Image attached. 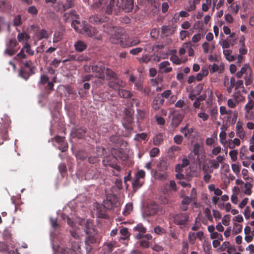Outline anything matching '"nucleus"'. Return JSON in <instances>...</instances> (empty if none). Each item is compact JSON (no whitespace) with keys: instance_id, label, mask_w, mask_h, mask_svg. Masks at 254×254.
I'll return each mask as SVG.
<instances>
[{"instance_id":"obj_1","label":"nucleus","mask_w":254,"mask_h":254,"mask_svg":"<svg viewBox=\"0 0 254 254\" xmlns=\"http://www.w3.org/2000/svg\"><path fill=\"white\" fill-rule=\"evenodd\" d=\"M112 153V155L107 156L104 158L103 164L105 166H109L114 169L115 170L113 171L114 175L116 176H119L121 170V167L117 164L118 162L117 157L124 159L127 158V156L125 154L117 149H114Z\"/></svg>"},{"instance_id":"obj_2","label":"nucleus","mask_w":254,"mask_h":254,"mask_svg":"<svg viewBox=\"0 0 254 254\" xmlns=\"http://www.w3.org/2000/svg\"><path fill=\"white\" fill-rule=\"evenodd\" d=\"M2 122H0L1 124L0 127V144H2L3 141L9 139L8 135V128L11 123L9 118L4 115L1 118Z\"/></svg>"},{"instance_id":"obj_3","label":"nucleus","mask_w":254,"mask_h":254,"mask_svg":"<svg viewBox=\"0 0 254 254\" xmlns=\"http://www.w3.org/2000/svg\"><path fill=\"white\" fill-rule=\"evenodd\" d=\"M78 17L79 16L75 14L74 10H71L69 12L64 13L63 18L65 22H67L70 20L72 21L71 24V27L73 28L76 31H79L80 28L77 25H80V22L77 19H74L78 18Z\"/></svg>"},{"instance_id":"obj_4","label":"nucleus","mask_w":254,"mask_h":254,"mask_svg":"<svg viewBox=\"0 0 254 254\" xmlns=\"http://www.w3.org/2000/svg\"><path fill=\"white\" fill-rule=\"evenodd\" d=\"M120 204L118 198L114 194H109L107 198L103 202L104 207L107 209L111 210L118 207Z\"/></svg>"},{"instance_id":"obj_5","label":"nucleus","mask_w":254,"mask_h":254,"mask_svg":"<svg viewBox=\"0 0 254 254\" xmlns=\"http://www.w3.org/2000/svg\"><path fill=\"white\" fill-rule=\"evenodd\" d=\"M6 46V48L4 53L10 57L14 55L20 48L18 43L15 39L9 40Z\"/></svg>"},{"instance_id":"obj_6","label":"nucleus","mask_w":254,"mask_h":254,"mask_svg":"<svg viewBox=\"0 0 254 254\" xmlns=\"http://www.w3.org/2000/svg\"><path fill=\"white\" fill-rule=\"evenodd\" d=\"M105 67L101 62H98L91 65V71L95 73V76L103 80L105 78Z\"/></svg>"},{"instance_id":"obj_7","label":"nucleus","mask_w":254,"mask_h":254,"mask_svg":"<svg viewBox=\"0 0 254 254\" xmlns=\"http://www.w3.org/2000/svg\"><path fill=\"white\" fill-rule=\"evenodd\" d=\"M110 42L115 44H119L122 47V43H125V35H123V30L117 29L114 34L110 38Z\"/></svg>"},{"instance_id":"obj_8","label":"nucleus","mask_w":254,"mask_h":254,"mask_svg":"<svg viewBox=\"0 0 254 254\" xmlns=\"http://www.w3.org/2000/svg\"><path fill=\"white\" fill-rule=\"evenodd\" d=\"M174 223L179 226H186L189 220V214L188 213H179L173 217Z\"/></svg>"},{"instance_id":"obj_9","label":"nucleus","mask_w":254,"mask_h":254,"mask_svg":"<svg viewBox=\"0 0 254 254\" xmlns=\"http://www.w3.org/2000/svg\"><path fill=\"white\" fill-rule=\"evenodd\" d=\"M180 132L184 135V137L187 139L193 138L195 137L194 128L190 127L189 124L187 123L185 127L180 128Z\"/></svg>"},{"instance_id":"obj_10","label":"nucleus","mask_w":254,"mask_h":254,"mask_svg":"<svg viewBox=\"0 0 254 254\" xmlns=\"http://www.w3.org/2000/svg\"><path fill=\"white\" fill-rule=\"evenodd\" d=\"M126 85V82L119 78L114 79L113 81H110L109 82V87L115 90H118V92L122 88L125 87Z\"/></svg>"},{"instance_id":"obj_11","label":"nucleus","mask_w":254,"mask_h":254,"mask_svg":"<svg viewBox=\"0 0 254 254\" xmlns=\"http://www.w3.org/2000/svg\"><path fill=\"white\" fill-rule=\"evenodd\" d=\"M81 30L83 33L87 35L89 37L95 36L98 32L95 27H92L85 23H83V27Z\"/></svg>"},{"instance_id":"obj_12","label":"nucleus","mask_w":254,"mask_h":254,"mask_svg":"<svg viewBox=\"0 0 254 254\" xmlns=\"http://www.w3.org/2000/svg\"><path fill=\"white\" fill-rule=\"evenodd\" d=\"M88 236L86 238L85 243L86 245V250L87 253L90 252L92 249V245L95 244L97 242V239L95 237V234H87Z\"/></svg>"},{"instance_id":"obj_13","label":"nucleus","mask_w":254,"mask_h":254,"mask_svg":"<svg viewBox=\"0 0 254 254\" xmlns=\"http://www.w3.org/2000/svg\"><path fill=\"white\" fill-rule=\"evenodd\" d=\"M80 248L76 242H71V249L66 248L62 250L61 254H77L76 251Z\"/></svg>"},{"instance_id":"obj_14","label":"nucleus","mask_w":254,"mask_h":254,"mask_svg":"<svg viewBox=\"0 0 254 254\" xmlns=\"http://www.w3.org/2000/svg\"><path fill=\"white\" fill-rule=\"evenodd\" d=\"M108 18L104 15L94 14L90 16L89 20L94 24H98L107 21Z\"/></svg>"},{"instance_id":"obj_15","label":"nucleus","mask_w":254,"mask_h":254,"mask_svg":"<svg viewBox=\"0 0 254 254\" xmlns=\"http://www.w3.org/2000/svg\"><path fill=\"white\" fill-rule=\"evenodd\" d=\"M225 158L224 156L219 155L216 157L215 159L209 160V163L210 164V168L211 169H218L219 167V164L223 163Z\"/></svg>"},{"instance_id":"obj_16","label":"nucleus","mask_w":254,"mask_h":254,"mask_svg":"<svg viewBox=\"0 0 254 254\" xmlns=\"http://www.w3.org/2000/svg\"><path fill=\"white\" fill-rule=\"evenodd\" d=\"M54 139L59 144V149L62 152H64L67 149L68 144L65 141L64 137L57 135L54 137Z\"/></svg>"},{"instance_id":"obj_17","label":"nucleus","mask_w":254,"mask_h":254,"mask_svg":"<svg viewBox=\"0 0 254 254\" xmlns=\"http://www.w3.org/2000/svg\"><path fill=\"white\" fill-rule=\"evenodd\" d=\"M165 100L164 99L161 98L160 95H157L154 98L151 105L152 108L155 110H158L164 104Z\"/></svg>"},{"instance_id":"obj_18","label":"nucleus","mask_w":254,"mask_h":254,"mask_svg":"<svg viewBox=\"0 0 254 254\" xmlns=\"http://www.w3.org/2000/svg\"><path fill=\"white\" fill-rule=\"evenodd\" d=\"M140 41L137 38H135L132 40L129 39L127 35H125V43H122V47L127 48L132 47L137 45V44L140 43Z\"/></svg>"},{"instance_id":"obj_19","label":"nucleus","mask_w":254,"mask_h":254,"mask_svg":"<svg viewBox=\"0 0 254 254\" xmlns=\"http://www.w3.org/2000/svg\"><path fill=\"white\" fill-rule=\"evenodd\" d=\"M134 110L131 107H127L125 109V120L129 125L133 121Z\"/></svg>"},{"instance_id":"obj_20","label":"nucleus","mask_w":254,"mask_h":254,"mask_svg":"<svg viewBox=\"0 0 254 254\" xmlns=\"http://www.w3.org/2000/svg\"><path fill=\"white\" fill-rule=\"evenodd\" d=\"M84 230L86 234H96L95 229L93 227V224L91 220H87L86 222L84 223Z\"/></svg>"},{"instance_id":"obj_21","label":"nucleus","mask_w":254,"mask_h":254,"mask_svg":"<svg viewBox=\"0 0 254 254\" xmlns=\"http://www.w3.org/2000/svg\"><path fill=\"white\" fill-rule=\"evenodd\" d=\"M237 135L241 139H244L246 137V132L243 127V123L238 122L236 126Z\"/></svg>"},{"instance_id":"obj_22","label":"nucleus","mask_w":254,"mask_h":254,"mask_svg":"<svg viewBox=\"0 0 254 254\" xmlns=\"http://www.w3.org/2000/svg\"><path fill=\"white\" fill-rule=\"evenodd\" d=\"M33 73L34 72L32 69H26V68L21 67L19 72V75L23 79L27 80Z\"/></svg>"},{"instance_id":"obj_23","label":"nucleus","mask_w":254,"mask_h":254,"mask_svg":"<svg viewBox=\"0 0 254 254\" xmlns=\"http://www.w3.org/2000/svg\"><path fill=\"white\" fill-rule=\"evenodd\" d=\"M115 0H110L109 4L106 7L105 12L108 14H111L113 11H115L116 12L117 11V9H119L120 6H118V4H115Z\"/></svg>"},{"instance_id":"obj_24","label":"nucleus","mask_w":254,"mask_h":254,"mask_svg":"<svg viewBox=\"0 0 254 254\" xmlns=\"http://www.w3.org/2000/svg\"><path fill=\"white\" fill-rule=\"evenodd\" d=\"M134 7V0H126L125 4L123 5L122 9L126 12L132 11Z\"/></svg>"},{"instance_id":"obj_25","label":"nucleus","mask_w":254,"mask_h":254,"mask_svg":"<svg viewBox=\"0 0 254 254\" xmlns=\"http://www.w3.org/2000/svg\"><path fill=\"white\" fill-rule=\"evenodd\" d=\"M87 47V44L83 41L78 40L74 44V48L77 52H81L85 50Z\"/></svg>"},{"instance_id":"obj_26","label":"nucleus","mask_w":254,"mask_h":254,"mask_svg":"<svg viewBox=\"0 0 254 254\" xmlns=\"http://www.w3.org/2000/svg\"><path fill=\"white\" fill-rule=\"evenodd\" d=\"M183 117L180 114H176L173 115L172 121V125L175 127H177L181 123Z\"/></svg>"},{"instance_id":"obj_27","label":"nucleus","mask_w":254,"mask_h":254,"mask_svg":"<svg viewBox=\"0 0 254 254\" xmlns=\"http://www.w3.org/2000/svg\"><path fill=\"white\" fill-rule=\"evenodd\" d=\"M227 143L228 144V147L233 149L236 147V146H239L240 145L241 141L237 138H235L234 139H229Z\"/></svg>"},{"instance_id":"obj_28","label":"nucleus","mask_w":254,"mask_h":254,"mask_svg":"<svg viewBox=\"0 0 254 254\" xmlns=\"http://www.w3.org/2000/svg\"><path fill=\"white\" fill-rule=\"evenodd\" d=\"M169 65L170 63L168 61H164L159 64L158 67L160 70L164 69V72L169 73L172 70V68L171 67H167Z\"/></svg>"},{"instance_id":"obj_29","label":"nucleus","mask_w":254,"mask_h":254,"mask_svg":"<svg viewBox=\"0 0 254 254\" xmlns=\"http://www.w3.org/2000/svg\"><path fill=\"white\" fill-rule=\"evenodd\" d=\"M118 94L120 97L126 99L131 98L133 95L130 91L123 89L119 90Z\"/></svg>"},{"instance_id":"obj_30","label":"nucleus","mask_w":254,"mask_h":254,"mask_svg":"<svg viewBox=\"0 0 254 254\" xmlns=\"http://www.w3.org/2000/svg\"><path fill=\"white\" fill-rule=\"evenodd\" d=\"M208 95V97H211L212 95V91L209 88H207L204 91V93L201 95H199L196 98L200 102L205 100Z\"/></svg>"},{"instance_id":"obj_31","label":"nucleus","mask_w":254,"mask_h":254,"mask_svg":"<svg viewBox=\"0 0 254 254\" xmlns=\"http://www.w3.org/2000/svg\"><path fill=\"white\" fill-rule=\"evenodd\" d=\"M233 97L238 104L244 101L245 100V97L241 94L240 91L235 92L233 94Z\"/></svg>"},{"instance_id":"obj_32","label":"nucleus","mask_w":254,"mask_h":254,"mask_svg":"<svg viewBox=\"0 0 254 254\" xmlns=\"http://www.w3.org/2000/svg\"><path fill=\"white\" fill-rule=\"evenodd\" d=\"M86 128H79L75 130L74 135L78 138H81L85 136L86 132Z\"/></svg>"},{"instance_id":"obj_33","label":"nucleus","mask_w":254,"mask_h":254,"mask_svg":"<svg viewBox=\"0 0 254 254\" xmlns=\"http://www.w3.org/2000/svg\"><path fill=\"white\" fill-rule=\"evenodd\" d=\"M209 112L210 113L211 118L213 120H216L217 119L218 114V108L217 106L213 107L209 109Z\"/></svg>"},{"instance_id":"obj_34","label":"nucleus","mask_w":254,"mask_h":254,"mask_svg":"<svg viewBox=\"0 0 254 254\" xmlns=\"http://www.w3.org/2000/svg\"><path fill=\"white\" fill-rule=\"evenodd\" d=\"M26 55L24 54V48H22L20 52L14 57V60L22 62L23 59H26Z\"/></svg>"},{"instance_id":"obj_35","label":"nucleus","mask_w":254,"mask_h":254,"mask_svg":"<svg viewBox=\"0 0 254 254\" xmlns=\"http://www.w3.org/2000/svg\"><path fill=\"white\" fill-rule=\"evenodd\" d=\"M163 135L161 134H159L157 135H156L154 138H153V144L155 145H159L160 144H161L163 141Z\"/></svg>"},{"instance_id":"obj_36","label":"nucleus","mask_w":254,"mask_h":254,"mask_svg":"<svg viewBox=\"0 0 254 254\" xmlns=\"http://www.w3.org/2000/svg\"><path fill=\"white\" fill-rule=\"evenodd\" d=\"M248 99L249 100L248 103L245 106L244 110H253L254 107V101H253L250 95H248Z\"/></svg>"},{"instance_id":"obj_37","label":"nucleus","mask_w":254,"mask_h":254,"mask_svg":"<svg viewBox=\"0 0 254 254\" xmlns=\"http://www.w3.org/2000/svg\"><path fill=\"white\" fill-rule=\"evenodd\" d=\"M27 12L31 15L36 16L38 13V10L35 5H31L27 8Z\"/></svg>"},{"instance_id":"obj_38","label":"nucleus","mask_w":254,"mask_h":254,"mask_svg":"<svg viewBox=\"0 0 254 254\" xmlns=\"http://www.w3.org/2000/svg\"><path fill=\"white\" fill-rule=\"evenodd\" d=\"M201 110L203 112L199 113L197 114V116L199 118H201L203 121H204V122L206 121L207 120H208V119L209 118V115L204 112L205 110H204L203 107H202V106L201 107Z\"/></svg>"},{"instance_id":"obj_39","label":"nucleus","mask_w":254,"mask_h":254,"mask_svg":"<svg viewBox=\"0 0 254 254\" xmlns=\"http://www.w3.org/2000/svg\"><path fill=\"white\" fill-rule=\"evenodd\" d=\"M253 185L251 184L250 182H247L245 184V190L244 191V193L247 195H251L252 194L251 189L253 188Z\"/></svg>"},{"instance_id":"obj_40","label":"nucleus","mask_w":254,"mask_h":254,"mask_svg":"<svg viewBox=\"0 0 254 254\" xmlns=\"http://www.w3.org/2000/svg\"><path fill=\"white\" fill-rule=\"evenodd\" d=\"M245 118L248 120H252L254 119V110L245 111Z\"/></svg>"},{"instance_id":"obj_41","label":"nucleus","mask_w":254,"mask_h":254,"mask_svg":"<svg viewBox=\"0 0 254 254\" xmlns=\"http://www.w3.org/2000/svg\"><path fill=\"white\" fill-rule=\"evenodd\" d=\"M226 133L224 131H221L219 134L220 142L223 146H225L228 142L226 140Z\"/></svg>"},{"instance_id":"obj_42","label":"nucleus","mask_w":254,"mask_h":254,"mask_svg":"<svg viewBox=\"0 0 254 254\" xmlns=\"http://www.w3.org/2000/svg\"><path fill=\"white\" fill-rule=\"evenodd\" d=\"M106 74L107 76H109L110 78L114 79L118 78L117 73L109 68L106 69Z\"/></svg>"},{"instance_id":"obj_43","label":"nucleus","mask_w":254,"mask_h":254,"mask_svg":"<svg viewBox=\"0 0 254 254\" xmlns=\"http://www.w3.org/2000/svg\"><path fill=\"white\" fill-rule=\"evenodd\" d=\"M240 43L241 44V47L239 49V53L240 55H245L247 53V50L245 48V44L244 39H241L240 40Z\"/></svg>"},{"instance_id":"obj_44","label":"nucleus","mask_w":254,"mask_h":254,"mask_svg":"<svg viewBox=\"0 0 254 254\" xmlns=\"http://www.w3.org/2000/svg\"><path fill=\"white\" fill-rule=\"evenodd\" d=\"M188 3H189V5L187 6V7H185V9L186 10V11L190 12V11H194L195 10L196 4H195L192 0H189L188 1Z\"/></svg>"},{"instance_id":"obj_45","label":"nucleus","mask_w":254,"mask_h":254,"mask_svg":"<svg viewBox=\"0 0 254 254\" xmlns=\"http://www.w3.org/2000/svg\"><path fill=\"white\" fill-rule=\"evenodd\" d=\"M133 230L135 231H138L139 233H145L146 232V229L141 223L138 224L133 228Z\"/></svg>"},{"instance_id":"obj_46","label":"nucleus","mask_w":254,"mask_h":254,"mask_svg":"<svg viewBox=\"0 0 254 254\" xmlns=\"http://www.w3.org/2000/svg\"><path fill=\"white\" fill-rule=\"evenodd\" d=\"M22 24L21 16L17 15L13 19V26L15 27L20 26Z\"/></svg>"},{"instance_id":"obj_47","label":"nucleus","mask_w":254,"mask_h":254,"mask_svg":"<svg viewBox=\"0 0 254 254\" xmlns=\"http://www.w3.org/2000/svg\"><path fill=\"white\" fill-rule=\"evenodd\" d=\"M38 37V40H40L44 38L47 39L48 38L47 31L45 29H41L39 32Z\"/></svg>"},{"instance_id":"obj_48","label":"nucleus","mask_w":254,"mask_h":254,"mask_svg":"<svg viewBox=\"0 0 254 254\" xmlns=\"http://www.w3.org/2000/svg\"><path fill=\"white\" fill-rule=\"evenodd\" d=\"M22 48H24V52L25 51L28 55L33 56L34 54V51L31 50L30 45L27 43L25 44Z\"/></svg>"},{"instance_id":"obj_49","label":"nucleus","mask_w":254,"mask_h":254,"mask_svg":"<svg viewBox=\"0 0 254 254\" xmlns=\"http://www.w3.org/2000/svg\"><path fill=\"white\" fill-rule=\"evenodd\" d=\"M120 233L123 236H124L122 238L123 240L127 239L130 235L128 229L125 227L123 228L120 230Z\"/></svg>"},{"instance_id":"obj_50","label":"nucleus","mask_w":254,"mask_h":254,"mask_svg":"<svg viewBox=\"0 0 254 254\" xmlns=\"http://www.w3.org/2000/svg\"><path fill=\"white\" fill-rule=\"evenodd\" d=\"M74 0H66V2L63 5L64 11L71 8L74 5Z\"/></svg>"},{"instance_id":"obj_51","label":"nucleus","mask_w":254,"mask_h":254,"mask_svg":"<svg viewBox=\"0 0 254 254\" xmlns=\"http://www.w3.org/2000/svg\"><path fill=\"white\" fill-rule=\"evenodd\" d=\"M133 209V205L132 203H129L127 204L125 207L123 214L125 216L129 214Z\"/></svg>"},{"instance_id":"obj_52","label":"nucleus","mask_w":254,"mask_h":254,"mask_svg":"<svg viewBox=\"0 0 254 254\" xmlns=\"http://www.w3.org/2000/svg\"><path fill=\"white\" fill-rule=\"evenodd\" d=\"M147 137V134L145 132H142L141 133L136 134L134 137V140L140 141L141 140H144L146 139Z\"/></svg>"},{"instance_id":"obj_53","label":"nucleus","mask_w":254,"mask_h":254,"mask_svg":"<svg viewBox=\"0 0 254 254\" xmlns=\"http://www.w3.org/2000/svg\"><path fill=\"white\" fill-rule=\"evenodd\" d=\"M90 58L84 54L76 55V61L81 62L83 61H87Z\"/></svg>"},{"instance_id":"obj_54","label":"nucleus","mask_w":254,"mask_h":254,"mask_svg":"<svg viewBox=\"0 0 254 254\" xmlns=\"http://www.w3.org/2000/svg\"><path fill=\"white\" fill-rule=\"evenodd\" d=\"M238 151L237 150H233L229 152V155L232 161H236L237 160Z\"/></svg>"},{"instance_id":"obj_55","label":"nucleus","mask_w":254,"mask_h":254,"mask_svg":"<svg viewBox=\"0 0 254 254\" xmlns=\"http://www.w3.org/2000/svg\"><path fill=\"white\" fill-rule=\"evenodd\" d=\"M116 243L115 242H111L106 245L107 252L109 253L112 252L114 248L116 247Z\"/></svg>"},{"instance_id":"obj_56","label":"nucleus","mask_w":254,"mask_h":254,"mask_svg":"<svg viewBox=\"0 0 254 254\" xmlns=\"http://www.w3.org/2000/svg\"><path fill=\"white\" fill-rule=\"evenodd\" d=\"M183 140V137L181 135H176L173 137L174 142L178 145L181 144Z\"/></svg>"},{"instance_id":"obj_57","label":"nucleus","mask_w":254,"mask_h":254,"mask_svg":"<svg viewBox=\"0 0 254 254\" xmlns=\"http://www.w3.org/2000/svg\"><path fill=\"white\" fill-rule=\"evenodd\" d=\"M62 34L60 32H56L54 35L53 43H57L62 39Z\"/></svg>"},{"instance_id":"obj_58","label":"nucleus","mask_w":254,"mask_h":254,"mask_svg":"<svg viewBox=\"0 0 254 254\" xmlns=\"http://www.w3.org/2000/svg\"><path fill=\"white\" fill-rule=\"evenodd\" d=\"M172 94V91L171 90H166L162 92L160 95L161 98L164 99H168Z\"/></svg>"},{"instance_id":"obj_59","label":"nucleus","mask_w":254,"mask_h":254,"mask_svg":"<svg viewBox=\"0 0 254 254\" xmlns=\"http://www.w3.org/2000/svg\"><path fill=\"white\" fill-rule=\"evenodd\" d=\"M170 60L176 64L179 65L181 64V60L178 58V57L176 55H174L171 56L170 57Z\"/></svg>"},{"instance_id":"obj_60","label":"nucleus","mask_w":254,"mask_h":254,"mask_svg":"<svg viewBox=\"0 0 254 254\" xmlns=\"http://www.w3.org/2000/svg\"><path fill=\"white\" fill-rule=\"evenodd\" d=\"M167 167V163L165 162H160L157 166L158 170L160 171H165Z\"/></svg>"},{"instance_id":"obj_61","label":"nucleus","mask_w":254,"mask_h":254,"mask_svg":"<svg viewBox=\"0 0 254 254\" xmlns=\"http://www.w3.org/2000/svg\"><path fill=\"white\" fill-rule=\"evenodd\" d=\"M154 232L158 235H162L165 233L166 230L159 226H157L154 228Z\"/></svg>"},{"instance_id":"obj_62","label":"nucleus","mask_w":254,"mask_h":254,"mask_svg":"<svg viewBox=\"0 0 254 254\" xmlns=\"http://www.w3.org/2000/svg\"><path fill=\"white\" fill-rule=\"evenodd\" d=\"M189 31L186 30H182L180 32V38L181 40H184L187 37L190 35Z\"/></svg>"},{"instance_id":"obj_63","label":"nucleus","mask_w":254,"mask_h":254,"mask_svg":"<svg viewBox=\"0 0 254 254\" xmlns=\"http://www.w3.org/2000/svg\"><path fill=\"white\" fill-rule=\"evenodd\" d=\"M200 145L198 143H196L193 145V152L194 155H198L200 153Z\"/></svg>"},{"instance_id":"obj_64","label":"nucleus","mask_w":254,"mask_h":254,"mask_svg":"<svg viewBox=\"0 0 254 254\" xmlns=\"http://www.w3.org/2000/svg\"><path fill=\"white\" fill-rule=\"evenodd\" d=\"M159 149L158 148L154 147L150 151V156L151 157H156L159 154Z\"/></svg>"}]
</instances>
